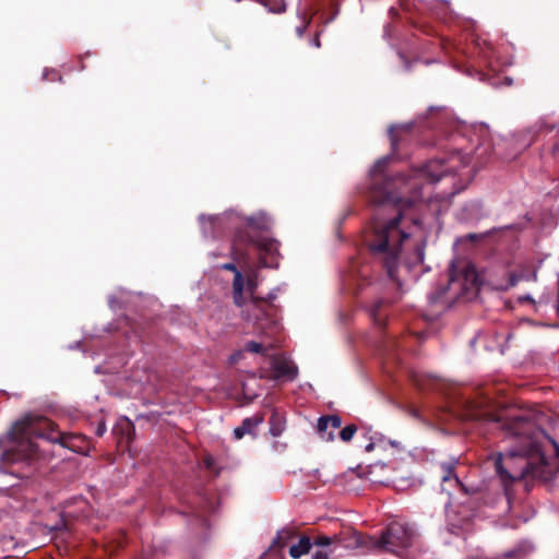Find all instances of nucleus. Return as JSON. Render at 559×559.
I'll list each match as a JSON object with an SVG mask.
<instances>
[{"mask_svg":"<svg viewBox=\"0 0 559 559\" xmlns=\"http://www.w3.org/2000/svg\"><path fill=\"white\" fill-rule=\"evenodd\" d=\"M469 238L474 239V238H476V235L472 234V235H469Z\"/></svg>","mask_w":559,"mask_h":559,"instance_id":"41","label":"nucleus"},{"mask_svg":"<svg viewBox=\"0 0 559 559\" xmlns=\"http://www.w3.org/2000/svg\"><path fill=\"white\" fill-rule=\"evenodd\" d=\"M479 287V276L472 263H466L460 272L451 270L444 285L429 293L428 300L431 305L442 304L450 306L456 300H469Z\"/></svg>","mask_w":559,"mask_h":559,"instance_id":"3","label":"nucleus"},{"mask_svg":"<svg viewBox=\"0 0 559 559\" xmlns=\"http://www.w3.org/2000/svg\"><path fill=\"white\" fill-rule=\"evenodd\" d=\"M342 418L338 415L321 416L318 419L317 430L324 441L334 440V430L341 428Z\"/></svg>","mask_w":559,"mask_h":559,"instance_id":"7","label":"nucleus"},{"mask_svg":"<svg viewBox=\"0 0 559 559\" xmlns=\"http://www.w3.org/2000/svg\"><path fill=\"white\" fill-rule=\"evenodd\" d=\"M221 269L226 270V271H231V272H234V275L236 274V272H240L237 269L236 264L231 263V262L222 264Z\"/></svg>","mask_w":559,"mask_h":559,"instance_id":"26","label":"nucleus"},{"mask_svg":"<svg viewBox=\"0 0 559 559\" xmlns=\"http://www.w3.org/2000/svg\"><path fill=\"white\" fill-rule=\"evenodd\" d=\"M373 449H374V443H373V442H369V443H368V444H366V447H365V451H366V452H371Z\"/></svg>","mask_w":559,"mask_h":559,"instance_id":"36","label":"nucleus"},{"mask_svg":"<svg viewBox=\"0 0 559 559\" xmlns=\"http://www.w3.org/2000/svg\"><path fill=\"white\" fill-rule=\"evenodd\" d=\"M285 430V420L284 418L276 412H274L270 417V433L273 437H278Z\"/></svg>","mask_w":559,"mask_h":559,"instance_id":"13","label":"nucleus"},{"mask_svg":"<svg viewBox=\"0 0 559 559\" xmlns=\"http://www.w3.org/2000/svg\"><path fill=\"white\" fill-rule=\"evenodd\" d=\"M392 157L379 158L369 171L368 198L376 206L372 218V238L368 247L373 255H383V266L389 278L397 286L399 257L402 243L409 235L400 228L402 212L424 197L423 190L437 183L445 175H456L471 165L468 153L455 151L447 158L430 159L407 174L385 175Z\"/></svg>","mask_w":559,"mask_h":559,"instance_id":"1","label":"nucleus"},{"mask_svg":"<svg viewBox=\"0 0 559 559\" xmlns=\"http://www.w3.org/2000/svg\"><path fill=\"white\" fill-rule=\"evenodd\" d=\"M271 11L273 12H277V13H281L283 11H285V4H283L280 9L275 10V9H272Z\"/></svg>","mask_w":559,"mask_h":559,"instance_id":"37","label":"nucleus"},{"mask_svg":"<svg viewBox=\"0 0 559 559\" xmlns=\"http://www.w3.org/2000/svg\"><path fill=\"white\" fill-rule=\"evenodd\" d=\"M248 226L255 229H264L267 225V218L265 215L261 214L259 216H250L247 218Z\"/></svg>","mask_w":559,"mask_h":559,"instance_id":"16","label":"nucleus"},{"mask_svg":"<svg viewBox=\"0 0 559 559\" xmlns=\"http://www.w3.org/2000/svg\"><path fill=\"white\" fill-rule=\"evenodd\" d=\"M555 124L554 123H547V122H540L539 124V131H546V132H549L551 130L555 129Z\"/></svg>","mask_w":559,"mask_h":559,"instance_id":"27","label":"nucleus"},{"mask_svg":"<svg viewBox=\"0 0 559 559\" xmlns=\"http://www.w3.org/2000/svg\"><path fill=\"white\" fill-rule=\"evenodd\" d=\"M199 221L205 237H217L218 233L215 228L219 227L223 223V217L219 216H205L200 215Z\"/></svg>","mask_w":559,"mask_h":559,"instance_id":"10","label":"nucleus"},{"mask_svg":"<svg viewBox=\"0 0 559 559\" xmlns=\"http://www.w3.org/2000/svg\"><path fill=\"white\" fill-rule=\"evenodd\" d=\"M525 227V223H520V224H513V225H509V226H506L504 228L506 229H523Z\"/></svg>","mask_w":559,"mask_h":559,"instance_id":"31","label":"nucleus"},{"mask_svg":"<svg viewBox=\"0 0 559 559\" xmlns=\"http://www.w3.org/2000/svg\"><path fill=\"white\" fill-rule=\"evenodd\" d=\"M271 367L276 379L285 378L287 380H294L297 377V366L284 357H273Z\"/></svg>","mask_w":559,"mask_h":559,"instance_id":"6","label":"nucleus"},{"mask_svg":"<svg viewBox=\"0 0 559 559\" xmlns=\"http://www.w3.org/2000/svg\"><path fill=\"white\" fill-rule=\"evenodd\" d=\"M428 111H429V115H431V116H432L435 112H442L443 115H445V108H443V107H430V108L428 109Z\"/></svg>","mask_w":559,"mask_h":559,"instance_id":"29","label":"nucleus"},{"mask_svg":"<svg viewBox=\"0 0 559 559\" xmlns=\"http://www.w3.org/2000/svg\"><path fill=\"white\" fill-rule=\"evenodd\" d=\"M44 78H45V79H47V78H48V71H46V72L44 73Z\"/></svg>","mask_w":559,"mask_h":559,"instance_id":"40","label":"nucleus"},{"mask_svg":"<svg viewBox=\"0 0 559 559\" xmlns=\"http://www.w3.org/2000/svg\"><path fill=\"white\" fill-rule=\"evenodd\" d=\"M336 540H338V537L336 535H334L332 537L325 536V535H320V536L314 537L313 540H311V543H312V546L326 549L332 544H334Z\"/></svg>","mask_w":559,"mask_h":559,"instance_id":"15","label":"nucleus"},{"mask_svg":"<svg viewBox=\"0 0 559 559\" xmlns=\"http://www.w3.org/2000/svg\"><path fill=\"white\" fill-rule=\"evenodd\" d=\"M395 127L392 126L390 129H389V136H390V141H391V147H392V151L395 152L397 150V136L395 134Z\"/></svg>","mask_w":559,"mask_h":559,"instance_id":"23","label":"nucleus"},{"mask_svg":"<svg viewBox=\"0 0 559 559\" xmlns=\"http://www.w3.org/2000/svg\"><path fill=\"white\" fill-rule=\"evenodd\" d=\"M456 461L445 462L440 465L441 468V480H442V491H449V488L445 485H449L450 488H456L460 490L466 491L464 485L461 483L456 474L454 473Z\"/></svg>","mask_w":559,"mask_h":559,"instance_id":"8","label":"nucleus"},{"mask_svg":"<svg viewBox=\"0 0 559 559\" xmlns=\"http://www.w3.org/2000/svg\"><path fill=\"white\" fill-rule=\"evenodd\" d=\"M423 250H419V258L423 259Z\"/></svg>","mask_w":559,"mask_h":559,"instance_id":"39","label":"nucleus"},{"mask_svg":"<svg viewBox=\"0 0 559 559\" xmlns=\"http://www.w3.org/2000/svg\"><path fill=\"white\" fill-rule=\"evenodd\" d=\"M414 539L413 528L404 523L393 522L381 534L377 545L390 552L408 548Z\"/></svg>","mask_w":559,"mask_h":559,"instance_id":"5","label":"nucleus"},{"mask_svg":"<svg viewBox=\"0 0 559 559\" xmlns=\"http://www.w3.org/2000/svg\"><path fill=\"white\" fill-rule=\"evenodd\" d=\"M243 290V277L241 272H236L233 281V292Z\"/></svg>","mask_w":559,"mask_h":559,"instance_id":"21","label":"nucleus"},{"mask_svg":"<svg viewBox=\"0 0 559 559\" xmlns=\"http://www.w3.org/2000/svg\"><path fill=\"white\" fill-rule=\"evenodd\" d=\"M245 349L254 354H265L266 348L255 341H249L245 344Z\"/></svg>","mask_w":559,"mask_h":559,"instance_id":"19","label":"nucleus"},{"mask_svg":"<svg viewBox=\"0 0 559 559\" xmlns=\"http://www.w3.org/2000/svg\"><path fill=\"white\" fill-rule=\"evenodd\" d=\"M294 537V534L288 528H283L277 532L276 537L273 540V546H277L278 548H283L286 543Z\"/></svg>","mask_w":559,"mask_h":559,"instance_id":"14","label":"nucleus"},{"mask_svg":"<svg viewBox=\"0 0 559 559\" xmlns=\"http://www.w3.org/2000/svg\"><path fill=\"white\" fill-rule=\"evenodd\" d=\"M277 297V293H276V289L272 290L267 295V300H274L275 298Z\"/></svg>","mask_w":559,"mask_h":559,"instance_id":"35","label":"nucleus"},{"mask_svg":"<svg viewBox=\"0 0 559 559\" xmlns=\"http://www.w3.org/2000/svg\"><path fill=\"white\" fill-rule=\"evenodd\" d=\"M51 74H52L53 76H57V75H58V74L56 73V71H51Z\"/></svg>","mask_w":559,"mask_h":559,"instance_id":"42","label":"nucleus"},{"mask_svg":"<svg viewBox=\"0 0 559 559\" xmlns=\"http://www.w3.org/2000/svg\"><path fill=\"white\" fill-rule=\"evenodd\" d=\"M551 154L556 157L559 155V143H555L552 146H551Z\"/></svg>","mask_w":559,"mask_h":559,"instance_id":"34","label":"nucleus"},{"mask_svg":"<svg viewBox=\"0 0 559 559\" xmlns=\"http://www.w3.org/2000/svg\"><path fill=\"white\" fill-rule=\"evenodd\" d=\"M247 243L255 247L259 250L260 264L263 267H277L278 266V242L275 239H271L262 236H252L249 233H238L233 243V254L235 258L242 255L238 250L240 243Z\"/></svg>","mask_w":559,"mask_h":559,"instance_id":"4","label":"nucleus"},{"mask_svg":"<svg viewBox=\"0 0 559 559\" xmlns=\"http://www.w3.org/2000/svg\"><path fill=\"white\" fill-rule=\"evenodd\" d=\"M453 413L463 421L501 424V428L508 435L521 439L519 449L510 450L504 455L499 453L495 460L496 473L500 478L504 496L508 499L509 484L520 480L530 474L531 465L527 457L542 454L540 438H546L557 450L559 449L555 440L537 427L528 417L514 415L504 418L495 412L489 400H462L453 409Z\"/></svg>","mask_w":559,"mask_h":559,"instance_id":"2","label":"nucleus"},{"mask_svg":"<svg viewBox=\"0 0 559 559\" xmlns=\"http://www.w3.org/2000/svg\"><path fill=\"white\" fill-rule=\"evenodd\" d=\"M385 305H386L385 300L379 299V300L374 301L369 308V314H370L371 319L379 326H383L385 324V320H386V312L384 311Z\"/></svg>","mask_w":559,"mask_h":559,"instance_id":"11","label":"nucleus"},{"mask_svg":"<svg viewBox=\"0 0 559 559\" xmlns=\"http://www.w3.org/2000/svg\"><path fill=\"white\" fill-rule=\"evenodd\" d=\"M203 464L206 468L212 469L214 466V459L211 455H207L203 460Z\"/></svg>","mask_w":559,"mask_h":559,"instance_id":"28","label":"nucleus"},{"mask_svg":"<svg viewBox=\"0 0 559 559\" xmlns=\"http://www.w3.org/2000/svg\"><path fill=\"white\" fill-rule=\"evenodd\" d=\"M301 17H302V23L299 26L296 27V33H297L298 37H302L304 36V34L306 32V28H307V26L309 24V20H307L305 13L301 14Z\"/></svg>","mask_w":559,"mask_h":559,"instance_id":"22","label":"nucleus"},{"mask_svg":"<svg viewBox=\"0 0 559 559\" xmlns=\"http://www.w3.org/2000/svg\"><path fill=\"white\" fill-rule=\"evenodd\" d=\"M311 44L316 48H320L321 47V41H320V38H319V34H317V36L311 40Z\"/></svg>","mask_w":559,"mask_h":559,"instance_id":"33","label":"nucleus"},{"mask_svg":"<svg viewBox=\"0 0 559 559\" xmlns=\"http://www.w3.org/2000/svg\"><path fill=\"white\" fill-rule=\"evenodd\" d=\"M106 431V426L105 424H100L97 429H96V435L97 436H103Z\"/></svg>","mask_w":559,"mask_h":559,"instance_id":"32","label":"nucleus"},{"mask_svg":"<svg viewBox=\"0 0 559 559\" xmlns=\"http://www.w3.org/2000/svg\"><path fill=\"white\" fill-rule=\"evenodd\" d=\"M120 425L122 426L126 439L130 441L132 439V435L134 433L133 423L128 417H122L120 418Z\"/></svg>","mask_w":559,"mask_h":559,"instance_id":"17","label":"nucleus"},{"mask_svg":"<svg viewBox=\"0 0 559 559\" xmlns=\"http://www.w3.org/2000/svg\"><path fill=\"white\" fill-rule=\"evenodd\" d=\"M333 554L332 549L320 548L312 552V559H330Z\"/></svg>","mask_w":559,"mask_h":559,"instance_id":"20","label":"nucleus"},{"mask_svg":"<svg viewBox=\"0 0 559 559\" xmlns=\"http://www.w3.org/2000/svg\"><path fill=\"white\" fill-rule=\"evenodd\" d=\"M312 547L311 539L308 536H302L299 538L298 543L290 546L289 556L293 559H299L301 556L310 552Z\"/></svg>","mask_w":559,"mask_h":559,"instance_id":"12","label":"nucleus"},{"mask_svg":"<svg viewBox=\"0 0 559 559\" xmlns=\"http://www.w3.org/2000/svg\"><path fill=\"white\" fill-rule=\"evenodd\" d=\"M401 128H404L405 130H408L409 126L408 124H404Z\"/></svg>","mask_w":559,"mask_h":559,"instance_id":"38","label":"nucleus"},{"mask_svg":"<svg viewBox=\"0 0 559 559\" xmlns=\"http://www.w3.org/2000/svg\"><path fill=\"white\" fill-rule=\"evenodd\" d=\"M390 12H391V13L395 12V9H394V8H391V9H390Z\"/></svg>","mask_w":559,"mask_h":559,"instance_id":"43","label":"nucleus"},{"mask_svg":"<svg viewBox=\"0 0 559 559\" xmlns=\"http://www.w3.org/2000/svg\"><path fill=\"white\" fill-rule=\"evenodd\" d=\"M243 290H236V292H233V297H234V302L241 307L243 305V295H242Z\"/></svg>","mask_w":559,"mask_h":559,"instance_id":"25","label":"nucleus"},{"mask_svg":"<svg viewBox=\"0 0 559 559\" xmlns=\"http://www.w3.org/2000/svg\"><path fill=\"white\" fill-rule=\"evenodd\" d=\"M481 203L479 201H472L469 203H467L464 207H463V211H474L475 213H479L481 211Z\"/></svg>","mask_w":559,"mask_h":559,"instance_id":"24","label":"nucleus"},{"mask_svg":"<svg viewBox=\"0 0 559 559\" xmlns=\"http://www.w3.org/2000/svg\"><path fill=\"white\" fill-rule=\"evenodd\" d=\"M357 431V426L356 425H347L345 426L341 431H340V438L344 441V442H348L353 439L354 435L356 433Z\"/></svg>","mask_w":559,"mask_h":559,"instance_id":"18","label":"nucleus"},{"mask_svg":"<svg viewBox=\"0 0 559 559\" xmlns=\"http://www.w3.org/2000/svg\"><path fill=\"white\" fill-rule=\"evenodd\" d=\"M521 276H518L515 274H511L510 275V281H509V285L510 286H515L518 284V282L520 281Z\"/></svg>","mask_w":559,"mask_h":559,"instance_id":"30","label":"nucleus"},{"mask_svg":"<svg viewBox=\"0 0 559 559\" xmlns=\"http://www.w3.org/2000/svg\"><path fill=\"white\" fill-rule=\"evenodd\" d=\"M262 421L263 417L260 415H254L252 417L245 418L241 425L234 429L235 439L239 440L245 435L252 433Z\"/></svg>","mask_w":559,"mask_h":559,"instance_id":"9","label":"nucleus"}]
</instances>
